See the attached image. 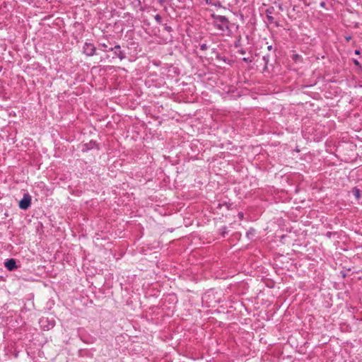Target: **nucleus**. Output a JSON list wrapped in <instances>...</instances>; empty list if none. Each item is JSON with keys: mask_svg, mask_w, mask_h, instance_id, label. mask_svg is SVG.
<instances>
[{"mask_svg": "<svg viewBox=\"0 0 362 362\" xmlns=\"http://www.w3.org/2000/svg\"><path fill=\"white\" fill-rule=\"evenodd\" d=\"M164 30H166L168 33H170L173 31V28L171 26L168 25L167 24L164 25Z\"/></svg>", "mask_w": 362, "mask_h": 362, "instance_id": "2eb2a0df", "label": "nucleus"}, {"mask_svg": "<svg viewBox=\"0 0 362 362\" xmlns=\"http://www.w3.org/2000/svg\"><path fill=\"white\" fill-rule=\"evenodd\" d=\"M211 17L214 19V26L221 32L222 34L230 31L229 21L226 16L212 14Z\"/></svg>", "mask_w": 362, "mask_h": 362, "instance_id": "f257e3e1", "label": "nucleus"}, {"mask_svg": "<svg viewBox=\"0 0 362 362\" xmlns=\"http://www.w3.org/2000/svg\"><path fill=\"white\" fill-rule=\"evenodd\" d=\"M352 194L355 197L356 200H359L361 199V191L358 187H355L351 189Z\"/></svg>", "mask_w": 362, "mask_h": 362, "instance_id": "0eeeda50", "label": "nucleus"}, {"mask_svg": "<svg viewBox=\"0 0 362 362\" xmlns=\"http://www.w3.org/2000/svg\"><path fill=\"white\" fill-rule=\"evenodd\" d=\"M4 266L8 270V271H13L14 269H16L17 268V264H16V259H13V258H11L9 259H7L5 262H4Z\"/></svg>", "mask_w": 362, "mask_h": 362, "instance_id": "39448f33", "label": "nucleus"}, {"mask_svg": "<svg viewBox=\"0 0 362 362\" xmlns=\"http://www.w3.org/2000/svg\"><path fill=\"white\" fill-rule=\"evenodd\" d=\"M351 39V36L346 37V41H349Z\"/></svg>", "mask_w": 362, "mask_h": 362, "instance_id": "5701e85b", "label": "nucleus"}, {"mask_svg": "<svg viewBox=\"0 0 362 362\" xmlns=\"http://www.w3.org/2000/svg\"><path fill=\"white\" fill-rule=\"evenodd\" d=\"M53 327H54V323H53V322H52V323L49 324V325L47 326V329H49L52 328Z\"/></svg>", "mask_w": 362, "mask_h": 362, "instance_id": "a211bd4d", "label": "nucleus"}, {"mask_svg": "<svg viewBox=\"0 0 362 362\" xmlns=\"http://www.w3.org/2000/svg\"><path fill=\"white\" fill-rule=\"evenodd\" d=\"M154 18L158 24L162 23V17L159 14L156 15Z\"/></svg>", "mask_w": 362, "mask_h": 362, "instance_id": "4468645a", "label": "nucleus"}, {"mask_svg": "<svg viewBox=\"0 0 362 362\" xmlns=\"http://www.w3.org/2000/svg\"><path fill=\"white\" fill-rule=\"evenodd\" d=\"M31 196L28 193L24 194L23 199L19 201V208L23 210L28 209L31 205Z\"/></svg>", "mask_w": 362, "mask_h": 362, "instance_id": "7ed1b4c3", "label": "nucleus"}, {"mask_svg": "<svg viewBox=\"0 0 362 362\" xmlns=\"http://www.w3.org/2000/svg\"><path fill=\"white\" fill-rule=\"evenodd\" d=\"M354 53L356 54H360V50L359 49H355Z\"/></svg>", "mask_w": 362, "mask_h": 362, "instance_id": "412c9836", "label": "nucleus"}, {"mask_svg": "<svg viewBox=\"0 0 362 362\" xmlns=\"http://www.w3.org/2000/svg\"><path fill=\"white\" fill-rule=\"evenodd\" d=\"M264 62V69H267V65L269 62V60H270V55L269 54H266L264 56H263V58H262Z\"/></svg>", "mask_w": 362, "mask_h": 362, "instance_id": "9d476101", "label": "nucleus"}, {"mask_svg": "<svg viewBox=\"0 0 362 362\" xmlns=\"http://www.w3.org/2000/svg\"><path fill=\"white\" fill-rule=\"evenodd\" d=\"M108 50L113 52V58H119L120 60H123L126 58V54L124 51L121 49L119 45H115L114 47H111Z\"/></svg>", "mask_w": 362, "mask_h": 362, "instance_id": "20e7f679", "label": "nucleus"}, {"mask_svg": "<svg viewBox=\"0 0 362 362\" xmlns=\"http://www.w3.org/2000/svg\"><path fill=\"white\" fill-rule=\"evenodd\" d=\"M243 216H244V215H243V212H240V213L238 214V216H239V218H240V219L243 218Z\"/></svg>", "mask_w": 362, "mask_h": 362, "instance_id": "aec40b11", "label": "nucleus"}, {"mask_svg": "<svg viewBox=\"0 0 362 362\" xmlns=\"http://www.w3.org/2000/svg\"><path fill=\"white\" fill-rule=\"evenodd\" d=\"M267 49H268V50H269V51H270V50H272V45H269V46H268V47H267Z\"/></svg>", "mask_w": 362, "mask_h": 362, "instance_id": "b1692460", "label": "nucleus"}, {"mask_svg": "<svg viewBox=\"0 0 362 362\" xmlns=\"http://www.w3.org/2000/svg\"><path fill=\"white\" fill-rule=\"evenodd\" d=\"M255 229L253 228H250L248 231H247L246 233V235L248 238H250V235H255Z\"/></svg>", "mask_w": 362, "mask_h": 362, "instance_id": "ddd939ff", "label": "nucleus"}, {"mask_svg": "<svg viewBox=\"0 0 362 362\" xmlns=\"http://www.w3.org/2000/svg\"><path fill=\"white\" fill-rule=\"evenodd\" d=\"M109 45H111L110 42H107V43L103 42H98V46L102 48V50L103 52H110V50H108L110 47Z\"/></svg>", "mask_w": 362, "mask_h": 362, "instance_id": "6e6552de", "label": "nucleus"}, {"mask_svg": "<svg viewBox=\"0 0 362 362\" xmlns=\"http://www.w3.org/2000/svg\"><path fill=\"white\" fill-rule=\"evenodd\" d=\"M239 52H240V54H245V51L244 49H240V50L239 51Z\"/></svg>", "mask_w": 362, "mask_h": 362, "instance_id": "4be33fe9", "label": "nucleus"}, {"mask_svg": "<svg viewBox=\"0 0 362 362\" xmlns=\"http://www.w3.org/2000/svg\"><path fill=\"white\" fill-rule=\"evenodd\" d=\"M353 62L356 66L361 67V64L357 59H353Z\"/></svg>", "mask_w": 362, "mask_h": 362, "instance_id": "f3484780", "label": "nucleus"}, {"mask_svg": "<svg viewBox=\"0 0 362 362\" xmlns=\"http://www.w3.org/2000/svg\"><path fill=\"white\" fill-rule=\"evenodd\" d=\"M324 5H325L324 2L321 3V6H324Z\"/></svg>", "mask_w": 362, "mask_h": 362, "instance_id": "393cba45", "label": "nucleus"}, {"mask_svg": "<svg viewBox=\"0 0 362 362\" xmlns=\"http://www.w3.org/2000/svg\"><path fill=\"white\" fill-rule=\"evenodd\" d=\"M275 9L273 6L267 8L265 11L266 16H272L274 13Z\"/></svg>", "mask_w": 362, "mask_h": 362, "instance_id": "9b49d317", "label": "nucleus"}, {"mask_svg": "<svg viewBox=\"0 0 362 362\" xmlns=\"http://www.w3.org/2000/svg\"><path fill=\"white\" fill-rule=\"evenodd\" d=\"M243 60L245 62H251L252 61L248 57H244Z\"/></svg>", "mask_w": 362, "mask_h": 362, "instance_id": "6ab92c4d", "label": "nucleus"}, {"mask_svg": "<svg viewBox=\"0 0 362 362\" xmlns=\"http://www.w3.org/2000/svg\"><path fill=\"white\" fill-rule=\"evenodd\" d=\"M40 322L43 323L44 322V320H41Z\"/></svg>", "mask_w": 362, "mask_h": 362, "instance_id": "a878e982", "label": "nucleus"}, {"mask_svg": "<svg viewBox=\"0 0 362 362\" xmlns=\"http://www.w3.org/2000/svg\"><path fill=\"white\" fill-rule=\"evenodd\" d=\"M200 49L203 51L206 50L208 49V46L206 44L203 43V44L200 45Z\"/></svg>", "mask_w": 362, "mask_h": 362, "instance_id": "dca6fc26", "label": "nucleus"}, {"mask_svg": "<svg viewBox=\"0 0 362 362\" xmlns=\"http://www.w3.org/2000/svg\"><path fill=\"white\" fill-rule=\"evenodd\" d=\"M219 231H220V234L223 236V237H225L226 235L228 233V230H227V227L226 226H223L222 228H221L219 229Z\"/></svg>", "mask_w": 362, "mask_h": 362, "instance_id": "f8f14e48", "label": "nucleus"}, {"mask_svg": "<svg viewBox=\"0 0 362 362\" xmlns=\"http://www.w3.org/2000/svg\"><path fill=\"white\" fill-rule=\"evenodd\" d=\"M267 19L269 23H270V24L274 23L276 27H279L280 26V24L279 23V22L278 21H275L274 18V17L272 16L267 15Z\"/></svg>", "mask_w": 362, "mask_h": 362, "instance_id": "1a4fd4ad", "label": "nucleus"}, {"mask_svg": "<svg viewBox=\"0 0 362 362\" xmlns=\"http://www.w3.org/2000/svg\"><path fill=\"white\" fill-rule=\"evenodd\" d=\"M83 53L87 57H93L96 54V47L93 43L86 42L83 46Z\"/></svg>", "mask_w": 362, "mask_h": 362, "instance_id": "f03ea898", "label": "nucleus"}, {"mask_svg": "<svg viewBox=\"0 0 362 362\" xmlns=\"http://www.w3.org/2000/svg\"><path fill=\"white\" fill-rule=\"evenodd\" d=\"M98 144L95 141L90 140L88 143L84 144L82 147L83 152H87L97 147Z\"/></svg>", "mask_w": 362, "mask_h": 362, "instance_id": "423d86ee", "label": "nucleus"}]
</instances>
